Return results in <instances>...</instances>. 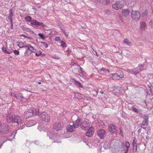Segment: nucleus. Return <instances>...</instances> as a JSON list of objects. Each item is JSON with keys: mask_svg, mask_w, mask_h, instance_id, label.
I'll return each mask as SVG.
<instances>
[{"mask_svg": "<svg viewBox=\"0 0 153 153\" xmlns=\"http://www.w3.org/2000/svg\"><path fill=\"white\" fill-rule=\"evenodd\" d=\"M7 120L9 123L11 122L16 123L18 129H22L25 127L24 120L19 115H15L12 113H9L7 116Z\"/></svg>", "mask_w": 153, "mask_h": 153, "instance_id": "1", "label": "nucleus"}, {"mask_svg": "<svg viewBox=\"0 0 153 153\" xmlns=\"http://www.w3.org/2000/svg\"><path fill=\"white\" fill-rule=\"evenodd\" d=\"M39 114V110L38 109L30 108L25 111L24 113V116L26 119L35 115H37Z\"/></svg>", "mask_w": 153, "mask_h": 153, "instance_id": "2", "label": "nucleus"}, {"mask_svg": "<svg viewBox=\"0 0 153 153\" xmlns=\"http://www.w3.org/2000/svg\"><path fill=\"white\" fill-rule=\"evenodd\" d=\"M72 71L76 75H79L82 77L85 76L83 73L82 68L79 65L75 64L73 66Z\"/></svg>", "mask_w": 153, "mask_h": 153, "instance_id": "3", "label": "nucleus"}, {"mask_svg": "<svg viewBox=\"0 0 153 153\" xmlns=\"http://www.w3.org/2000/svg\"><path fill=\"white\" fill-rule=\"evenodd\" d=\"M42 121L45 122V123H48L50 120V116L45 112H43L38 114Z\"/></svg>", "mask_w": 153, "mask_h": 153, "instance_id": "4", "label": "nucleus"}, {"mask_svg": "<svg viewBox=\"0 0 153 153\" xmlns=\"http://www.w3.org/2000/svg\"><path fill=\"white\" fill-rule=\"evenodd\" d=\"M110 77L114 79L120 80L124 76L123 72L121 70L117 71L115 74H111L109 75Z\"/></svg>", "mask_w": 153, "mask_h": 153, "instance_id": "5", "label": "nucleus"}, {"mask_svg": "<svg viewBox=\"0 0 153 153\" xmlns=\"http://www.w3.org/2000/svg\"><path fill=\"white\" fill-rule=\"evenodd\" d=\"M144 65H139L137 68L132 69H127L126 71L131 74H134L135 75L138 74L139 72L144 69Z\"/></svg>", "mask_w": 153, "mask_h": 153, "instance_id": "6", "label": "nucleus"}, {"mask_svg": "<svg viewBox=\"0 0 153 153\" xmlns=\"http://www.w3.org/2000/svg\"><path fill=\"white\" fill-rule=\"evenodd\" d=\"M75 118H77V120L73 123V124L76 128L78 127L79 126H81V123L82 122V120L80 117H78L76 115H74L72 117L71 119L72 120Z\"/></svg>", "mask_w": 153, "mask_h": 153, "instance_id": "7", "label": "nucleus"}, {"mask_svg": "<svg viewBox=\"0 0 153 153\" xmlns=\"http://www.w3.org/2000/svg\"><path fill=\"white\" fill-rule=\"evenodd\" d=\"M131 17L135 21L139 20L140 18V14L139 11L132 10Z\"/></svg>", "mask_w": 153, "mask_h": 153, "instance_id": "8", "label": "nucleus"}, {"mask_svg": "<svg viewBox=\"0 0 153 153\" xmlns=\"http://www.w3.org/2000/svg\"><path fill=\"white\" fill-rule=\"evenodd\" d=\"M112 6L114 9L117 10L123 7V4L120 2L117 1L113 4Z\"/></svg>", "mask_w": 153, "mask_h": 153, "instance_id": "9", "label": "nucleus"}, {"mask_svg": "<svg viewBox=\"0 0 153 153\" xmlns=\"http://www.w3.org/2000/svg\"><path fill=\"white\" fill-rule=\"evenodd\" d=\"M80 126L81 128L83 130H87L90 126L89 122L86 120H82Z\"/></svg>", "mask_w": 153, "mask_h": 153, "instance_id": "10", "label": "nucleus"}, {"mask_svg": "<svg viewBox=\"0 0 153 153\" xmlns=\"http://www.w3.org/2000/svg\"><path fill=\"white\" fill-rule=\"evenodd\" d=\"M97 135L100 139H103L105 136V132L104 130H99L97 131Z\"/></svg>", "mask_w": 153, "mask_h": 153, "instance_id": "11", "label": "nucleus"}, {"mask_svg": "<svg viewBox=\"0 0 153 153\" xmlns=\"http://www.w3.org/2000/svg\"><path fill=\"white\" fill-rule=\"evenodd\" d=\"M31 24L36 26H41L43 27L44 26V25L42 22H39L35 19L32 20L31 21Z\"/></svg>", "mask_w": 153, "mask_h": 153, "instance_id": "12", "label": "nucleus"}, {"mask_svg": "<svg viewBox=\"0 0 153 153\" xmlns=\"http://www.w3.org/2000/svg\"><path fill=\"white\" fill-rule=\"evenodd\" d=\"M109 130L111 133L112 134H116L117 130L116 126L113 124H111L109 126Z\"/></svg>", "mask_w": 153, "mask_h": 153, "instance_id": "13", "label": "nucleus"}, {"mask_svg": "<svg viewBox=\"0 0 153 153\" xmlns=\"http://www.w3.org/2000/svg\"><path fill=\"white\" fill-rule=\"evenodd\" d=\"M130 13V10L128 9H123L122 10V16L124 17H127L128 16Z\"/></svg>", "mask_w": 153, "mask_h": 153, "instance_id": "14", "label": "nucleus"}, {"mask_svg": "<svg viewBox=\"0 0 153 153\" xmlns=\"http://www.w3.org/2000/svg\"><path fill=\"white\" fill-rule=\"evenodd\" d=\"M36 123V122L34 120H30L27 122L26 124L25 123V126L26 125L27 127H30L35 125Z\"/></svg>", "mask_w": 153, "mask_h": 153, "instance_id": "15", "label": "nucleus"}, {"mask_svg": "<svg viewBox=\"0 0 153 153\" xmlns=\"http://www.w3.org/2000/svg\"><path fill=\"white\" fill-rule=\"evenodd\" d=\"M94 133V128L92 127H90L88 130L86 134V136L89 137H91Z\"/></svg>", "mask_w": 153, "mask_h": 153, "instance_id": "16", "label": "nucleus"}, {"mask_svg": "<svg viewBox=\"0 0 153 153\" xmlns=\"http://www.w3.org/2000/svg\"><path fill=\"white\" fill-rule=\"evenodd\" d=\"M53 128L56 131L61 129L62 126L61 123L59 122L53 124Z\"/></svg>", "mask_w": 153, "mask_h": 153, "instance_id": "17", "label": "nucleus"}, {"mask_svg": "<svg viewBox=\"0 0 153 153\" xmlns=\"http://www.w3.org/2000/svg\"><path fill=\"white\" fill-rule=\"evenodd\" d=\"M137 140L135 138L133 140L132 142V144L133 146V151L134 152H135L137 151Z\"/></svg>", "mask_w": 153, "mask_h": 153, "instance_id": "18", "label": "nucleus"}, {"mask_svg": "<svg viewBox=\"0 0 153 153\" xmlns=\"http://www.w3.org/2000/svg\"><path fill=\"white\" fill-rule=\"evenodd\" d=\"M76 128V127H75L74 125L73 124L72 125H68L66 129L68 131L72 132L74 130L75 128Z\"/></svg>", "mask_w": 153, "mask_h": 153, "instance_id": "19", "label": "nucleus"}, {"mask_svg": "<svg viewBox=\"0 0 153 153\" xmlns=\"http://www.w3.org/2000/svg\"><path fill=\"white\" fill-rule=\"evenodd\" d=\"M8 130V127L4 126H2L0 128V131L4 133H7Z\"/></svg>", "mask_w": 153, "mask_h": 153, "instance_id": "20", "label": "nucleus"}, {"mask_svg": "<svg viewBox=\"0 0 153 153\" xmlns=\"http://www.w3.org/2000/svg\"><path fill=\"white\" fill-rule=\"evenodd\" d=\"M73 82L79 88H82V89H84V88L82 85L81 83L79 81L74 79Z\"/></svg>", "mask_w": 153, "mask_h": 153, "instance_id": "21", "label": "nucleus"}, {"mask_svg": "<svg viewBox=\"0 0 153 153\" xmlns=\"http://www.w3.org/2000/svg\"><path fill=\"white\" fill-rule=\"evenodd\" d=\"M2 51L7 54H10L12 53V51L11 49H8L5 47L2 48Z\"/></svg>", "mask_w": 153, "mask_h": 153, "instance_id": "22", "label": "nucleus"}, {"mask_svg": "<svg viewBox=\"0 0 153 153\" xmlns=\"http://www.w3.org/2000/svg\"><path fill=\"white\" fill-rule=\"evenodd\" d=\"M13 16V13L12 9H11L10 10L9 16L8 18L10 20V22L12 24L13 22L12 17Z\"/></svg>", "mask_w": 153, "mask_h": 153, "instance_id": "23", "label": "nucleus"}, {"mask_svg": "<svg viewBox=\"0 0 153 153\" xmlns=\"http://www.w3.org/2000/svg\"><path fill=\"white\" fill-rule=\"evenodd\" d=\"M146 27V23L144 22H142L140 23V28L142 30H144Z\"/></svg>", "mask_w": 153, "mask_h": 153, "instance_id": "24", "label": "nucleus"}, {"mask_svg": "<svg viewBox=\"0 0 153 153\" xmlns=\"http://www.w3.org/2000/svg\"><path fill=\"white\" fill-rule=\"evenodd\" d=\"M123 43L126 44L128 46H131L132 45L131 42L127 39H125L123 41Z\"/></svg>", "mask_w": 153, "mask_h": 153, "instance_id": "25", "label": "nucleus"}, {"mask_svg": "<svg viewBox=\"0 0 153 153\" xmlns=\"http://www.w3.org/2000/svg\"><path fill=\"white\" fill-rule=\"evenodd\" d=\"M17 130L13 132L12 134H11L10 136L9 139H8V140L11 141L13 139L15 138V135L16 133Z\"/></svg>", "mask_w": 153, "mask_h": 153, "instance_id": "26", "label": "nucleus"}, {"mask_svg": "<svg viewBox=\"0 0 153 153\" xmlns=\"http://www.w3.org/2000/svg\"><path fill=\"white\" fill-rule=\"evenodd\" d=\"M25 20L28 22H30L31 23V21H32L31 18L30 16H27L25 18Z\"/></svg>", "mask_w": 153, "mask_h": 153, "instance_id": "27", "label": "nucleus"}, {"mask_svg": "<svg viewBox=\"0 0 153 153\" xmlns=\"http://www.w3.org/2000/svg\"><path fill=\"white\" fill-rule=\"evenodd\" d=\"M10 94L11 97H13L16 98L17 99H19V96L17 95L16 94H15L14 93H13L11 92H10Z\"/></svg>", "mask_w": 153, "mask_h": 153, "instance_id": "28", "label": "nucleus"}, {"mask_svg": "<svg viewBox=\"0 0 153 153\" xmlns=\"http://www.w3.org/2000/svg\"><path fill=\"white\" fill-rule=\"evenodd\" d=\"M22 28L23 30L25 31L29 32L31 31V29L29 28H27L25 26L22 27Z\"/></svg>", "mask_w": 153, "mask_h": 153, "instance_id": "29", "label": "nucleus"}, {"mask_svg": "<svg viewBox=\"0 0 153 153\" xmlns=\"http://www.w3.org/2000/svg\"><path fill=\"white\" fill-rule=\"evenodd\" d=\"M29 47L30 48H28L29 51H30L31 52L34 53L35 51H36V50L34 49V48L31 45Z\"/></svg>", "mask_w": 153, "mask_h": 153, "instance_id": "30", "label": "nucleus"}, {"mask_svg": "<svg viewBox=\"0 0 153 153\" xmlns=\"http://www.w3.org/2000/svg\"><path fill=\"white\" fill-rule=\"evenodd\" d=\"M24 44L22 42H19L17 45L19 47V48H24Z\"/></svg>", "mask_w": 153, "mask_h": 153, "instance_id": "31", "label": "nucleus"}, {"mask_svg": "<svg viewBox=\"0 0 153 153\" xmlns=\"http://www.w3.org/2000/svg\"><path fill=\"white\" fill-rule=\"evenodd\" d=\"M31 54L30 52L29 51V50H26L25 52L24 53V56H25L27 57L29 56Z\"/></svg>", "mask_w": 153, "mask_h": 153, "instance_id": "32", "label": "nucleus"}, {"mask_svg": "<svg viewBox=\"0 0 153 153\" xmlns=\"http://www.w3.org/2000/svg\"><path fill=\"white\" fill-rule=\"evenodd\" d=\"M19 98L18 99L21 100L22 102H25L27 100L26 98H24L22 96H19Z\"/></svg>", "mask_w": 153, "mask_h": 153, "instance_id": "33", "label": "nucleus"}, {"mask_svg": "<svg viewBox=\"0 0 153 153\" xmlns=\"http://www.w3.org/2000/svg\"><path fill=\"white\" fill-rule=\"evenodd\" d=\"M149 25L150 27L152 28L153 27V20H151L149 23Z\"/></svg>", "mask_w": 153, "mask_h": 153, "instance_id": "34", "label": "nucleus"}, {"mask_svg": "<svg viewBox=\"0 0 153 153\" xmlns=\"http://www.w3.org/2000/svg\"><path fill=\"white\" fill-rule=\"evenodd\" d=\"M42 54V52L41 51H37L35 53V55L36 56H39L41 55Z\"/></svg>", "mask_w": 153, "mask_h": 153, "instance_id": "35", "label": "nucleus"}, {"mask_svg": "<svg viewBox=\"0 0 153 153\" xmlns=\"http://www.w3.org/2000/svg\"><path fill=\"white\" fill-rule=\"evenodd\" d=\"M47 135L48 136H49L50 139H54V135L51 134V133H50L49 132L47 133Z\"/></svg>", "mask_w": 153, "mask_h": 153, "instance_id": "36", "label": "nucleus"}, {"mask_svg": "<svg viewBox=\"0 0 153 153\" xmlns=\"http://www.w3.org/2000/svg\"><path fill=\"white\" fill-rule=\"evenodd\" d=\"M102 3L104 4L108 5L110 3V1L109 0H105L103 1Z\"/></svg>", "mask_w": 153, "mask_h": 153, "instance_id": "37", "label": "nucleus"}, {"mask_svg": "<svg viewBox=\"0 0 153 153\" xmlns=\"http://www.w3.org/2000/svg\"><path fill=\"white\" fill-rule=\"evenodd\" d=\"M125 146H126V148H129L130 146V144L129 143L128 141H126L125 142Z\"/></svg>", "mask_w": 153, "mask_h": 153, "instance_id": "38", "label": "nucleus"}, {"mask_svg": "<svg viewBox=\"0 0 153 153\" xmlns=\"http://www.w3.org/2000/svg\"><path fill=\"white\" fill-rule=\"evenodd\" d=\"M148 122H146L145 121L143 120V122H142L141 125H142V126H147L148 125Z\"/></svg>", "mask_w": 153, "mask_h": 153, "instance_id": "39", "label": "nucleus"}, {"mask_svg": "<svg viewBox=\"0 0 153 153\" xmlns=\"http://www.w3.org/2000/svg\"><path fill=\"white\" fill-rule=\"evenodd\" d=\"M105 14L107 15H109L111 13L110 10L108 9L105 10Z\"/></svg>", "mask_w": 153, "mask_h": 153, "instance_id": "40", "label": "nucleus"}, {"mask_svg": "<svg viewBox=\"0 0 153 153\" xmlns=\"http://www.w3.org/2000/svg\"><path fill=\"white\" fill-rule=\"evenodd\" d=\"M40 43L42 44V45L45 47V48H46L48 47V45L46 42H40Z\"/></svg>", "mask_w": 153, "mask_h": 153, "instance_id": "41", "label": "nucleus"}, {"mask_svg": "<svg viewBox=\"0 0 153 153\" xmlns=\"http://www.w3.org/2000/svg\"><path fill=\"white\" fill-rule=\"evenodd\" d=\"M38 35L39 36L40 38L42 39H44L45 38L43 35L41 33H39L38 34Z\"/></svg>", "mask_w": 153, "mask_h": 153, "instance_id": "42", "label": "nucleus"}, {"mask_svg": "<svg viewBox=\"0 0 153 153\" xmlns=\"http://www.w3.org/2000/svg\"><path fill=\"white\" fill-rule=\"evenodd\" d=\"M144 120H143L145 121L146 122H148V117L147 115H145L143 117Z\"/></svg>", "mask_w": 153, "mask_h": 153, "instance_id": "43", "label": "nucleus"}, {"mask_svg": "<svg viewBox=\"0 0 153 153\" xmlns=\"http://www.w3.org/2000/svg\"><path fill=\"white\" fill-rule=\"evenodd\" d=\"M147 14V10H145V11H144L142 13V16H146Z\"/></svg>", "mask_w": 153, "mask_h": 153, "instance_id": "44", "label": "nucleus"}, {"mask_svg": "<svg viewBox=\"0 0 153 153\" xmlns=\"http://www.w3.org/2000/svg\"><path fill=\"white\" fill-rule=\"evenodd\" d=\"M13 52L16 55H18L19 54V51H18L17 50H14L13 51Z\"/></svg>", "mask_w": 153, "mask_h": 153, "instance_id": "45", "label": "nucleus"}, {"mask_svg": "<svg viewBox=\"0 0 153 153\" xmlns=\"http://www.w3.org/2000/svg\"><path fill=\"white\" fill-rule=\"evenodd\" d=\"M132 110L133 111L138 113V111L137 109L136 108L133 107L132 108Z\"/></svg>", "mask_w": 153, "mask_h": 153, "instance_id": "46", "label": "nucleus"}, {"mask_svg": "<svg viewBox=\"0 0 153 153\" xmlns=\"http://www.w3.org/2000/svg\"><path fill=\"white\" fill-rule=\"evenodd\" d=\"M60 38L59 36H56L55 38V40L56 41L58 42L60 41Z\"/></svg>", "mask_w": 153, "mask_h": 153, "instance_id": "47", "label": "nucleus"}, {"mask_svg": "<svg viewBox=\"0 0 153 153\" xmlns=\"http://www.w3.org/2000/svg\"><path fill=\"white\" fill-rule=\"evenodd\" d=\"M113 93L116 95L119 96L120 94V93H117V92L115 91H113Z\"/></svg>", "mask_w": 153, "mask_h": 153, "instance_id": "48", "label": "nucleus"}, {"mask_svg": "<svg viewBox=\"0 0 153 153\" xmlns=\"http://www.w3.org/2000/svg\"><path fill=\"white\" fill-rule=\"evenodd\" d=\"M61 45L62 47V48L66 47V44L65 42L63 43H62Z\"/></svg>", "mask_w": 153, "mask_h": 153, "instance_id": "49", "label": "nucleus"}, {"mask_svg": "<svg viewBox=\"0 0 153 153\" xmlns=\"http://www.w3.org/2000/svg\"><path fill=\"white\" fill-rule=\"evenodd\" d=\"M52 57L53 59H59V57L57 56H56L55 55H54L53 56H51Z\"/></svg>", "mask_w": 153, "mask_h": 153, "instance_id": "50", "label": "nucleus"}, {"mask_svg": "<svg viewBox=\"0 0 153 153\" xmlns=\"http://www.w3.org/2000/svg\"><path fill=\"white\" fill-rule=\"evenodd\" d=\"M42 127L41 126L39 125L38 127V129L40 131H41L42 130Z\"/></svg>", "mask_w": 153, "mask_h": 153, "instance_id": "51", "label": "nucleus"}, {"mask_svg": "<svg viewBox=\"0 0 153 153\" xmlns=\"http://www.w3.org/2000/svg\"><path fill=\"white\" fill-rule=\"evenodd\" d=\"M30 45H27L25 46L24 47V48H27V50H29L28 48H29V46H30Z\"/></svg>", "mask_w": 153, "mask_h": 153, "instance_id": "52", "label": "nucleus"}, {"mask_svg": "<svg viewBox=\"0 0 153 153\" xmlns=\"http://www.w3.org/2000/svg\"><path fill=\"white\" fill-rule=\"evenodd\" d=\"M129 150V148H126V149L124 150V153H127Z\"/></svg>", "mask_w": 153, "mask_h": 153, "instance_id": "53", "label": "nucleus"}, {"mask_svg": "<svg viewBox=\"0 0 153 153\" xmlns=\"http://www.w3.org/2000/svg\"><path fill=\"white\" fill-rule=\"evenodd\" d=\"M150 91L152 95H153V87L150 88Z\"/></svg>", "mask_w": 153, "mask_h": 153, "instance_id": "54", "label": "nucleus"}, {"mask_svg": "<svg viewBox=\"0 0 153 153\" xmlns=\"http://www.w3.org/2000/svg\"><path fill=\"white\" fill-rule=\"evenodd\" d=\"M93 53H94V54L95 55L97 56H99L98 54L97 53L96 51H94L93 52Z\"/></svg>", "mask_w": 153, "mask_h": 153, "instance_id": "55", "label": "nucleus"}, {"mask_svg": "<svg viewBox=\"0 0 153 153\" xmlns=\"http://www.w3.org/2000/svg\"><path fill=\"white\" fill-rule=\"evenodd\" d=\"M148 87L149 88H152V87H153L152 85L150 83H149V84L148 85Z\"/></svg>", "mask_w": 153, "mask_h": 153, "instance_id": "56", "label": "nucleus"}, {"mask_svg": "<svg viewBox=\"0 0 153 153\" xmlns=\"http://www.w3.org/2000/svg\"><path fill=\"white\" fill-rule=\"evenodd\" d=\"M141 128L143 129H145L146 128V126H144L141 125Z\"/></svg>", "mask_w": 153, "mask_h": 153, "instance_id": "57", "label": "nucleus"}, {"mask_svg": "<svg viewBox=\"0 0 153 153\" xmlns=\"http://www.w3.org/2000/svg\"><path fill=\"white\" fill-rule=\"evenodd\" d=\"M66 51L68 53H70L71 52V51L68 50H67Z\"/></svg>", "mask_w": 153, "mask_h": 153, "instance_id": "58", "label": "nucleus"}, {"mask_svg": "<svg viewBox=\"0 0 153 153\" xmlns=\"http://www.w3.org/2000/svg\"><path fill=\"white\" fill-rule=\"evenodd\" d=\"M20 36H23V37H27L26 36H25V35L22 34H21V35H20Z\"/></svg>", "mask_w": 153, "mask_h": 153, "instance_id": "59", "label": "nucleus"}, {"mask_svg": "<svg viewBox=\"0 0 153 153\" xmlns=\"http://www.w3.org/2000/svg\"><path fill=\"white\" fill-rule=\"evenodd\" d=\"M101 71H105V69L103 68H102L101 69Z\"/></svg>", "mask_w": 153, "mask_h": 153, "instance_id": "60", "label": "nucleus"}, {"mask_svg": "<svg viewBox=\"0 0 153 153\" xmlns=\"http://www.w3.org/2000/svg\"><path fill=\"white\" fill-rule=\"evenodd\" d=\"M119 17L120 18V19L121 20L122 22H123V20H122V18H121V15H120L119 16Z\"/></svg>", "mask_w": 153, "mask_h": 153, "instance_id": "61", "label": "nucleus"}, {"mask_svg": "<svg viewBox=\"0 0 153 153\" xmlns=\"http://www.w3.org/2000/svg\"><path fill=\"white\" fill-rule=\"evenodd\" d=\"M54 141H55V142H56V143H58L60 142L59 141H57L56 140H54Z\"/></svg>", "mask_w": 153, "mask_h": 153, "instance_id": "62", "label": "nucleus"}, {"mask_svg": "<svg viewBox=\"0 0 153 153\" xmlns=\"http://www.w3.org/2000/svg\"><path fill=\"white\" fill-rule=\"evenodd\" d=\"M64 33H65V36H66V37H67L68 36V35H67L65 33V32H64Z\"/></svg>", "mask_w": 153, "mask_h": 153, "instance_id": "63", "label": "nucleus"}, {"mask_svg": "<svg viewBox=\"0 0 153 153\" xmlns=\"http://www.w3.org/2000/svg\"><path fill=\"white\" fill-rule=\"evenodd\" d=\"M60 42L62 43H64V42L63 41H60Z\"/></svg>", "mask_w": 153, "mask_h": 153, "instance_id": "64", "label": "nucleus"}]
</instances>
